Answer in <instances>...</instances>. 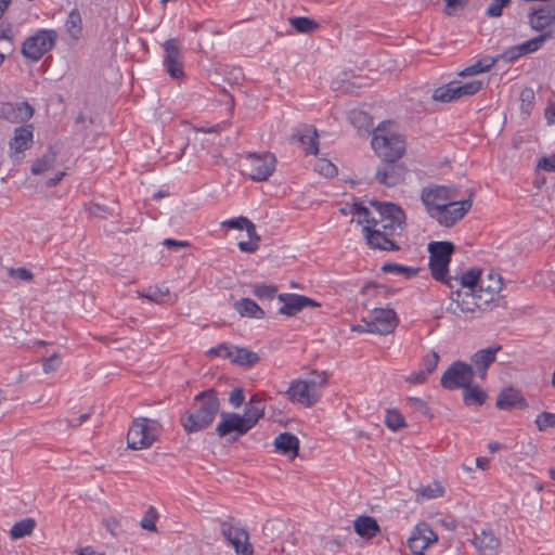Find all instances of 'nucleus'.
<instances>
[{
    "mask_svg": "<svg viewBox=\"0 0 555 555\" xmlns=\"http://www.w3.org/2000/svg\"><path fill=\"white\" fill-rule=\"evenodd\" d=\"M378 212V224L363 227V233L370 247L380 250H399L395 236L404 230L405 214L401 207L392 203L371 202Z\"/></svg>",
    "mask_w": 555,
    "mask_h": 555,
    "instance_id": "f257e3e1",
    "label": "nucleus"
},
{
    "mask_svg": "<svg viewBox=\"0 0 555 555\" xmlns=\"http://www.w3.org/2000/svg\"><path fill=\"white\" fill-rule=\"evenodd\" d=\"M220 409V401L215 389H207L194 397L192 409L180 418L188 434L197 433L210 426Z\"/></svg>",
    "mask_w": 555,
    "mask_h": 555,
    "instance_id": "f03ea898",
    "label": "nucleus"
},
{
    "mask_svg": "<svg viewBox=\"0 0 555 555\" xmlns=\"http://www.w3.org/2000/svg\"><path fill=\"white\" fill-rule=\"evenodd\" d=\"M371 145L382 160H398L405 149L403 140L390 133L384 122L374 129Z\"/></svg>",
    "mask_w": 555,
    "mask_h": 555,
    "instance_id": "7ed1b4c3",
    "label": "nucleus"
},
{
    "mask_svg": "<svg viewBox=\"0 0 555 555\" xmlns=\"http://www.w3.org/2000/svg\"><path fill=\"white\" fill-rule=\"evenodd\" d=\"M454 249V244L447 241L428 244L429 269L436 281H444Z\"/></svg>",
    "mask_w": 555,
    "mask_h": 555,
    "instance_id": "20e7f679",
    "label": "nucleus"
},
{
    "mask_svg": "<svg viewBox=\"0 0 555 555\" xmlns=\"http://www.w3.org/2000/svg\"><path fill=\"white\" fill-rule=\"evenodd\" d=\"M57 39L53 29H39L26 38L22 44V54L34 62L39 61L47 52L52 50Z\"/></svg>",
    "mask_w": 555,
    "mask_h": 555,
    "instance_id": "39448f33",
    "label": "nucleus"
},
{
    "mask_svg": "<svg viewBox=\"0 0 555 555\" xmlns=\"http://www.w3.org/2000/svg\"><path fill=\"white\" fill-rule=\"evenodd\" d=\"M276 158L272 153H249L245 157L244 171L254 181H266L275 169Z\"/></svg>",
    "mask_w": 555,
    "mask_h": 555,
    "instance_id": "423d86ee",
    "label": "nucleus"
},
{
    "mask_svg": "<svg viewBox=\"0 0 555 555\" xmlns=\"http://www.w3.org/2000/svg\"><path fill=\"white\" fill-rule=\"evenodd\" d=\"M481 298L482 295L477 294L476 291H462L461 288H456L450 294L451 301L447 306L446 311L455 317L470 314V318H473L475 311L481 308V304L477 301V299Z\"/></svg>",
    "mask_w": 555,
    "mask_h": 555,
    "instance_id": "0eeeda50",
    "label": "nucleus"
},
{
    "mask_svg": "<svg viewBox=\"0 0 555 555\" xmlns=\"http://www.w3.org/2000/svg\"><path fill=\"white\" fill-rule=\"evenodd\" d=\"M472 207V198L450 202L430 209L429 216L440 225L450 228L461 220Z\"/></svg>",
    "mask_w": 555,
    "mask_h": 555,
    "instance_id": "6e6552de",
    "label": "nucleus"
},
{
    "mask_svg": "<svg viewBox=\"0 0 555 555\" xmlns=\"http://www.w3.org/2000/svg\"><path fill=\"white\" fill-rule=\"evenodd\" d=\"M475 371L463 361L453 362L441 376V386L449 390L464 388L473 383Z\"/></svg>",
    "mask_w": 555,
    "mask_h": 555,
    "instance_id": "1a4fd4ad",
    "label": "nucleus"
},
{
    "mask_svg": "<svg viewBox=\"0 0 555 555\" xmlns=\"http://www.w3.org/2000/svg\"><path fill=\"white\" fill-rule=\"evenodd\" d=\"M149 422L150 420L144 417L133 422L127 435V442L130 449H145L151 447L156 440L154 429L147 425Z\"/></svg>",
    "mask_w": 555,
    "mask_h": 555,
    "instance_id": "9d476101",
    "label": "nucleus"
},
{
    "mask_svg": "<svg viewBox=\"0 0 555 555\" xmlns=\"http://www.w3.org/2000/svg\"><path fill=\"white\" fill-rule=\"evenodd\" d=\"M220 416L221 421L216 427L217 435L222 438L228 437L232 433L236 434L228 439L229 442H235L240 436H243L250 430L246 420H244L241 414L221 412Z\"/></svg>",
    "mask_w": 555,
    "mask_h": 555,
    "instance_id": "9b49d317",
    "label": "nucleus"
},
{
    "mask_svg": "<svg viewBox=\"0 0 555 555\" xmlns=\"http://www.w3.org/2000/svg\"><path fill=\"white\" fill-rule=\"evenodd\" d=\"M455 189L447 185H428L422 190L421 199L427 209L428 215L430 209L437 206H443L455 198Z\"/></svg>",
    "mask_w": 555,
    "mask_h": 555,
    "instance_id": "f8f14e48",
    "label": "nucleus"
},
{
    "mask_svg": "<svg viewBox=\"0 0 555 555\" xmlns=\"http://www.w3.org/2000/svg\"><path fill=\"white\" fill-rule=\"evenodd\" d=\"M372 322L367 323V332L380 335L392 333L398 324L397 314L392 309L375 308L371 312Z\"/></svg>",
    "mask_w": 555,
    "mask_h": 555,
    "instance_id": "ddd939ff",
    "label": "nucleus"
},
{
    "mask_svg": "<svg viewBox=\"0 0 555 555\" xmlns=\"http://www.w3.org/2000/svg\"><path fill=\"white\" fill-rule=\"evenodd\" d=\"M163 47L165 51L164 66L166 72L171 78L178 79L182 77L184 74L183 62L178 40L175 38L168 39L164 42Z\"/></svg>",
    "mask_w": 555,
    "mask_h": 555,
    "instance_id": "4468645a",
    "label": "nucleus"
},
{
    "mask_svg": "<svg viewBox=\"0 0 555 555\" xmlns=\"http://www.w3.org/2000/svg\"><path fill=\"white\" fill-rule=\"evenodd\" d=\"M438 535L427 522H420L415 526L411 537L408 539V545L414 555H423L424 551L433 543L437 542Z\"/></svg>",
    "mask_w": 555,
    "mask_h": 555,
    "instance_id": "2eb2a0df",
    "label": "nucleus"
},
{
    "mask_svg": "<svg viewBox=\"0 0 555 555\" xmlns=\"http://www.w3.org/2000/svg\"><path fill=\"white\" fill-rule=\"evenodd\" d=\"M221 533L231 543L237 555H253L254 550L248 542V532L236 528L228 521L221 522Z\"/></svg>",
    "mask_w": 555,
    "mask_h": 555,
    "instance_id": "dca6fc26",
    "label": "nucleus"
},
{
    "mask_svg": "<svg viewBox=\"0 0 555 555\" xmlns=\"http://www.w3.org/2000/svg\"><path fill=\"white\" fill-rule=\"evenodd\" d=\"M282 307L279 309V313L293 317L300 312L306 307H319L320 304L315 300L298 294L284 293L278 296Z\"/></svg>",
    "mask_w": 555,
    "mask_h": 555,
    "instance_id": "f3484780",
    "label": "nucleus"
},
{
    "mask_svg": "<svg viewBox=\"0 0 555 555\" xmlns=\"http://www.w3.org/2000/svg\"><path fill=\"white\" fill-rule=\"evenodd\" d=\"M405 168L397 160H383L377 167L375 179L385 186H395L404 180Z\"/></svg>",
    "mask_w": 555,
    "mask_h": 555,
    "instance_id": "a211bd4d",
    "label": "nucleus"
},
{
    "mask_svg": "<svg viewBox=\"0 0 555 555\" xmlns=\"http://www.w3.org/2000/svg\"><path fill=\"white\" fill-rule=\"evenodd\" d=\"M34 138L33 125H24L15 128L14 134L9 142L10 156L16 160L22 158V154L31 147Z\"/></svg>",
    "mask_w": 555,
    "mask_h": 555,
    "instance_id": "6ab92c4d",
    "label": "nucleus"
},
{
    "mask_svg": "<svg viewBox=\"0 0 555 555\" xmlns=\"http://www.w3.org/2000/svg\"><path fill=\"white\" fill-rule=\"evenodd\" d=\"M528 22L535 31H544L546 28L555 25V5L531 7L528 12Z\"/></svg>",
    "mask_w": 555,
    "mask_h": 555,
    "instance_id": "aec40b11",
    "label": "nucleus"
},
{
    "mask_svg": "<svg viewBox=\"0 0 555 555\" xmlns=\"http://www.w3.org/2000/svg\"><path fill=\"white\" fill-rule=\"evenodd\" d=\"M286 393L292 402L299 403L306 408L315 404L321 397V392H313L307 384H304L302 379L293 380Z\"/></svg>",
    "mask_w": 555,
    "mask_h": 555,
    "instance_id": "412c9836",
    "label": "nucleus"
},
{
    "mask_svg": "<svg viewBox=\"0 0 555 555\" xmlns=\"http://www.w3.org/2000/svg\"><path fill=\"white\" fill-rule=\"evenodd\" d=\"M34 108L27 102L3 103L0 107V117L11 124H21L30 119Z\"/></svg>",
    "mask_w": 555,
    "mask_h": 555,
    "instance_id": "4be33fe9",
    "label": "nucleus"
},
{
    "mask_svg": "<svg viewBox=\"0 0 555 555\" xmlns=\"http://www.w3.org/2000/svg\"><path fill=\"white\" fill-rule=\"evenodd\" d=\"M502 349L500 345L480 349L472 356V366L480 379L487 376L488 367L495 361L496 353Z\"/></svg>",
    "mask_w": 555,
    "mask_h": 555,
    "instance_id": "5701e85b",
    "label": "nucleus"
},
{
    "mask_svg": "<svg viewBox=\"0 0 555 555\" xmlns=\"http://www.w3.org/2000/svg\"><path fill=\"white\" fill-rule=\"evenodd\" d=\"M495 406L500 410H512L514 408L525 410L528 408V402L519 390L508 387L499 393Z\"/></svg>",
    "mask_w": 555,
    "mask_h": 555,
    "instance_id": "b1692460",
    "label": "nucleus"
},
{
    "mask_svg": "<svg viewBox=\"0 0 555 555\" xmlns=\"http://www.w3.org/2000/svg\"><path fill=\"white\" fill-rule=\"evenodd\" d=\"M472 543L479 555H498L501 544L500 540L493 534V532L487 530H481L480 533H475Z\"/></svg>",
    "mask_w": 555,
    "mask_h": 555,
    "instance_id": "393cba45",
    "label": "nucleus"
},
{
    "mask_svg": "<svg viewBox=\"0 0 555 555\" xmlns=\"http://www.w3.org/2000/svg\"><path fill=\"white\" fill-rule=\"evenodd\" d=\"M264 403L261 398L257 395H254L249 401L245 405V413L242 415L244 420H246L250 429L258 423V421L263 416L264 413Z\"/></svg>",
    "mask_w": 555,
    "mask_h": 555,
    "instance_id": "a878e982",
    "label": "nucleus"
},
{
    "mask_svg": "<svg viewBox=\"0 0 555 555\" xmlns=\"http://www.w3.org/2000/svg\"><path fill=\"white\" fill-rule=\"evenodd\" d=\"M354 531L361 538L372 539L380 531L376 519L371 516H359L353 521Z\"/></svg>",
    "mask_w": 555,
    "mask_h": 555,
    "instance_id": "bb28decb",
    "label": "nucleus"
},
{
    "mask_svg": "<svg viewBox=\"0 0 555 555\" xmlns=\"http://www.w3.org/2000/svg\"><path fill=\"white\" fill-rule=\"evenodd\" d=\"M274 447L285 455L295 457L299 451V440L291 433H282L274 440Z\"/></svg>",
    "mask_w": 555,
    "mask_h": 555,
    "instance_id": "cd10ccee",
    "label": "nucleus"
},
{
    "mask_svg": "<svg viewBox=\"0 0 555 555\" xmlns=\"http://www.w3.org/2000/svg\"><path fill=\"white\" fill-rule=\"evenodd\" d=\"M234 309L241 317L263 319L264 311L250 298H242L234 304Z\"/></svg>",
    "mask_w": 555,
    "mask_h": 555,
    "instance_id": "c85d7f7f",
    "label": "nucleus"
},
{
    "mask_svg": "<svg viewBox=\"0 0 555 555\" xmlns=\"http://www.w3.org/2000/svg\"><path fill=\"white\" fill-rule=\"evenodd\" d=\"M233 354L229 359L241 366H251L259 361L258 353L246 348L232 347Z\"/></svg>",
    "mask_w": 555,
    "mask_h": 555,
    "instance_id": "c756f323",
    "label": "nucleus"
},
{
    "mask_svg": "<svg viewBox=\"0 0 555 555\" xmlns=\"http://www.w3.org/2000/svg\"><path fill=\"white\" fill-rule=\"evenodd\" d=\"M56 163V152L50 146L42 157L36 159L31 166L33 175H42L52 169Z\"/></svg>",
    "mask_w": 555,
    "mask_h": 555,
    "instance_id": "7c9ffc66",
    "label": "nucleus"
},
{
    "mask_svg": "<svg viewBox=\"0 0 555 555\" xmlns=\"http://www.w3.org/2000/svg\"><path fill=\"white\" fill-rule=\"evenodd\" d=\"M65 27L67 34L75 40L79 39L82 34V18L78 9H73L66 18Z\"/></svg>",
    "mask_w": 555,
    "mask_h": 555,
    "instance_id": "2f4dec72",
    "label": "nucleus"
},
{
    "mask_svg": "<svg viewBox=\"0 0 555 555\" xmlns=\"http://www.w3.org/2000/svg\"><path fill=\"white\" fill-rule=\"evenodd\" d=\"M552 36H553L552 31H544L541 35H539L530 40H527L520 44H517L520 55L522 56V55L538 51L539 49L542 48L543 43L547 39L552 38Z\"/></svg>",
    "mask_w": 555,
    "mask_h": 555,
    "instance_id": "473e14b6",
    "label": "nucleus"
},
{
    "mask_svg": "<svg viewBox=\"0 0 555 555\" xmlns=\"http://www.w3.org/2000/svg\"><path fill=\"white\" fill-rule=\"evenodd\" d=\"M463 391V400L466 405H482L487 399V393L479 386H465Z\"/></svg>",
    "mask_w": 555,
    "mask_h": 555,
    "instance_id": "72a5a7b5",
    "label": "nucleus"
},
{
    "mask_svg": "<svg viewBox=\"0 0 555 555\" xmlns=\"http://www.w3.org/2000/svg\"><path fill=\"white\" fill-rule=\"evenodd\" d=\"M496 62H498V59H494L491 56L482 57L479 61H477L475 64L464 68L460 73V76L466 77V76H473V75L486 73V72L490 70L495 65Z\"/></svg>",
    "mask_w": 555,
    "mask_h": 555,
    "instance_id": "f704fd0d",
    "label": "nucleus"
},
{
    "mask_svg": "<svg viewBox=\"0 0 555 555\" xmlns=\"http://www.w3.org/2000/svg\"><path fill=\"white\" fill-rule=\"evenodd\" d=\"M433 99L442 103H450L460 99L457 94L456 82H450L437 88L433 93Z\"/></svg>",
    "mask_w": 555,
    "mask_h": 555,
    "instance_id": "c9c22d12",
    "label": "nucleus"
},
{
    "mask_svg": "<svg viewBox=\"0 0 555 555\" xmlns=\"http://www.w3.org/2000/svg\"><path fill=\"white\" fill-rule=\"evenodd\" d=\"M317 139V130L312 127L305 128L304 132L299 135V142L302 144V146H305V150L308 154H318L319 144Z\"/></svg>",
    "mask_w": 555,
    "mask_h": 555,
    "instance_id": "e433bc0d",
    "label": "nucleus"
},
{
    "mask_svg": "<svg viewBox=\"0 0 555 555\" xmlns=\"http://www.w3.org/2000/svg\"><path fill=\"white\" fill-rule=\"evenodd\" d=\"M36 527V521L33 518H25L13 525L10 530L12 539H21L29 535Z\"/></svg>",
    "mask_w": 555,
    "mask_h": 555,
    "instance_id": "4c0bfd02",
    "label": "nucleus"
},
{
    "mask_svg": "<svg viewBox=\"0 0 555 555\" xmlns=\"http://www.w3.org/2000/svg\"><path fill=\"white\" fill-rule=\"evenodd\" d=\"M289 24L300 34H311L319 28L318 22L306 16L291 17Z\"/></svg>",
    "mask_w": 555,
    "mask_h": 555,
    "instance_id": "58836bf2",
    "label": "nucleus"
},
{
    "mask_svg": "<svg viewBox=\"0 0 555 555\" xmlns=\"http://www.w3.org/2000/svg\"><path fill=\"white\" fill-rule=\"evenodd\" d=\"M488 280L489 281L486 282L483 279H480L478 284L479 288L476 289L477 294H498L502 289V278L500 275H496V279H494L493 274L490 273Z\"/></svg>",
    "mask_w": 555,
    "mask_h": 555,
    "instance_id": "ea45409f",
    "label": "nucleus"
},
{
    "mask_svg": "<svg viewBox=\"0 0 555 555\" xmlns=\"http://www.w3.org/2000/svg\"><path fill=\"white\" fill-rule=\"evenodd\" d=\"M481 279V271L479 269H470L463 273L460 279V287H465L468 291H476Z\"/></svg>",
    "mask_w": 555,
    "mask_h": 555,
    "instance_id": "a19ab883",
    "label": "nucleus"
},
{
    "mask_svg": "<svg viewBox=\"0 0 555 555\" xmlns=\"http://www.w3.org/2000/svg\"><path fill=\"white\" fill-rule=\"evenodd\" d=\"M386 426L392 431L406 427V423L402 414L397 410H388L385 416Z\"/></svg>",
    "mask_w": 555,
    "mask_h": 555,
    "instance_id": "79ce46f5",
    "label": "nucleus"
},
{
    "mask_svg": "<svg viewBox=\"0 0 555 555\" xmlns=\"http://www.w3.org/2000/svg\"><path fill=\"white\" fill-rule=\"evenodd\" d=\"M382 271L385 273L404 274L406 278H411L417 274L418 269L405 267L399 263L386 262L383 264Z\"/></svg>",
    "mask_w": 555,
    "mask_h": 555,
    "instance_id": "37998d69",
    "label": "nucleus"
},
{
    "mask_svg": "<svg viewBox=\"0 0 555 555\" xmlns=\"http://www.w3.org/2000/svg\"><path fill=\"white\" fill-rule=\"evenodd\" d=\"M139 295H140V297L146 298L150 301H153L156 304H162L163 297L169 295V289L167 287H165L163 289L157 286H150L149 288H146L142 292H139Z\"/></svg>",
    "mask_w": 555,
    "mask_h": 555,
    "instance_id": "c03bdc74",
    "label": "nucleus"
},
{
    "mask_svg": "<svg viewBox=\"0 0 555 555\" xmlns=\"http://www.w3.org/2000/svg\"><path fill=\"white\" fill-rule=\"evenodd\" d=\"M278 287L269 284H254L253 294L259 299L271 300L276 296Z\"/></svg>",
    "mask_w": 555,
    "mask_h": 555,
    "instance_id": "a18cd8bd",
    "label": "nucleus"
},
{
    "mask_svg": "<svg viewBox=\"0 0 555 555\" xmlns=\"http://www.w3.org/2000/svg\"><path fill=\"white\" fill-rule=\"evenodd\" d=\"M481 80H472L469 82L459 85L456 82L457 94L461 98L476 94L482 88Z\"/></svg>",
    "mask_w": 555,
    "mask_h": 555,
    "instance_id": "49530a36",
    "label": "nucleus"
},
{
    "mask_svg": "<svg viewBox=\"0 0 555 555\" xmlns=\"http://www.w3.org/2000/svg\"><path fill=\"white\" fill-rule=\"evenodd\" d=\"M314 170L326 178L337 176L336 166L327 159H319L314 165Z\"/></svg>",
    "mask_w": 555,
    "mask_h": 555,
    "instance_id": "de8ad7c7",
    "label": "nucleus"
},
{
    "mask_svg": "<svg viewBox=\"0 0 555 555\" xmlns=\"http://www.w3.org/2000/svg\"><path fill=\"white\" fill-rule=\"evenodd\" d=\"M158 518V514L155 507L150 506L145 512L144 517L141 519L140 525L143 529L149 531H156V520Z\"/></svg>",
    "mask_w": 555,
    "mask_h": 555,
    "instance_id": "09e8293b",
    "label": "nucleus"
},
{
    "mask_svg": "<svg viewBox=\"0 0 555 555\" xmlns=\"http://www.w3.org/2000/svg\"><path fill=\"white\" fill-rule=\"evenodd\" d=\"M535 424L541 431H544L547 428H553L555 427V414L542 412L537 416Z\"/></svg>",
    "mask_w": 555,
    "mask_h": 555,
    "instance_id": "8fccbe9b",
    "label": "nucleus"
},
{
    "mask_svg": "<svg viewBox=\"0 0 555 555\" xmlns=\"http://www.w3.org/2000/svg\"><path fill=\"white\" fill-rule=\"evenodd\" d=\"M439 354L436 351H430L427 353L421 364V369L425 372V374H431L438 364Z\"/></svg>",
    "mask_w": 555,
    "mask_h": 555,
    "instance_id": "3c124183",
    "label": "nucleus"
},
{
    "mask_svg": "<svg viewBox=\"0 0 555 555\" xmlns=\"http://www.w3.org/2000/svg\"><path fill=\"white\" fill-rule=\"evenodd\" d=\"M406 402L413 408L415 411L420 412L426 417H433L430 409L428 404L421 398L417 397H408Z\"/></svg>",
    "mask_w": 555,
    "mask_h": 555,
    "instance_id": "603ef678",
    "label": "nucleus"
},
{
    "mask_svg": "<svg viewBox=\"0 0 555 555\" xmlns=\"http://www.w3.org/2000/svg\"><path fill=\"white\" fill-rule=\"evenodd\" d=\"M304 384H307L313 392H320V389L323 388L327 380L324 373L322 374H313L311 378L302 379Z\"/></svg>",
    "mask_w": 555,
    "mask_h": 555,
    "instance_id": "864d4df0",
    "label": "nucleus"
},
{
    "mask_svg": "<svg viewBox=\"0 0 555 555\" xmlns=\"http://www.w3.org/2000/svg\"><path fill=\"white\" fill-rule=\"evenodd\" d=\"M511 0H491L489 7L487 8V15L490 17H500L502 15V10L506 5H508Z\"/></svg>",
    "mask_w": 555,
    "mask_h": 555,
    "instance_id": "5fc2aeb1",
    "label": "nucleus"
},
{
    "mask_svg": "<svg viewBox=\"0 0 555 555\" xmlns=\"http://www.w3.org/2000/svg\"><path fill=\"white\" fill-rule=\"evenodd\" d=\"M443 494V488L438 483H433L421 489L418 495L423 499H435Z\"/></svg>",
    "mask_w": 555,
    "mask_h": 555,
    "instance_id": "6e6d98bb",
    "label": "nucleus"
},
{
    "mask_svg": "<svg viewBox=\"0 0 555 555\" xmlns=\"http://www.w3.org/2000/svg\"><path fill=\"white\" fill-rule=\"evenodd\" d=\"M350 119L359 128H370L373 126L372 118L363 112H352Z\"/></svg>",
    "mask_w": 555,
    "mask_h": 555,
    "instance_id": "4d7b16f0",
    "label": "nucleus"
},
{
    "mask_svg": "<svg viewBox=\"0 0 555 555\" xmlns=\"http://www.w3.org/2000/svg\"><path fill=\"white\" fill-rule=\"evenodd\" d=\"M354 211L358 215L363 216V221L365 223H367V225H370V224L377 225L378 224L377 218L372 216V212L370 211V209L367 207H365L362 203L354 204Z\"/></svg>",
    "mask_w": 555,
    "mask_h": 555,
    "instance_id": "13d9d810",
    "label": "nucleus"
},
{
    "mask_svg": "<svg viewBox=\"0 0 555 555\" xmlns=\"http://www.w3.org/2000/svg\"><path fill=\"white\" fill-rule=\"evenodd\" d=\"M61 365V358L57 353L52 354L51 357L43 360L42 369L46 373H51L56 371Z\"/></svg>",
    "mask_w": 555,
    "mask_h": 555,
    "instance_id": "bf43d9fd",
    "label": "nucleus"
},
{
    "mask_svg": "<svg viewBox=\"0 0 555 555\" xmlns=\"http://www.w3.org/2000/svg\"><path fill=\"white\" fill-rule=\"evenodd\" d=\"M249 219L246 217H237L233 219H229L222 222L223 227L230 228V229H237V230H245L246 225L249 223Z\"/></svg>",
    "mask_w": 555,
    "mask_h": 555,
    "instance_id": "052dcab7",
    "label": "nucleus"
},
{
    "mask_svg": "<svg viewBox=\"0 0 555 555\" xmlns=\"http://www.w3.org/2000/svg\"><path fill=\"white\" fill-rule=\"evenodd\" d=\"M208 354L219 356V357H222L224 359H229V357H232V354H233L232 346H229L225 343L220 344L217 347L211 348L208 351Z\"/></svg>",
    "mask_w": 555,
    "mask_h": 555,
    "instance_id": "680f3d73",
    "label": "nucleus"
},
{
    "mask_svg": "<svg viewBox=\"0 0 555 555\" xmlns=\"http://www.w3.org/2000/svg\"><path fill=\"white\" fill-rule=\"evenodd\" d=\"M9 275L12 278H18L22 281H30L33 280V273L26 268H10L8 271Z\"/></svg>",
    "mask_w": 555,
    "mask_h": 555,
    "instance_id": "e2e57ef3",
    "label": "nucleus"
},
{
    "mask_svg": "<svg viewBox=\"0 0 555 555\" xmlns=\"http://www.w3.org/2000/svg\"><path fill=\"white\" fill-rule=\"evenodd\" d=\"M538 168L548 172H555V155L540 158L538 162Z\"/></svg>",
    "mask_w": 555,
    "mask_h": 555,
    "instance_id": "0e129e2a",
    "label": "nucleus"
},
{
    "mask_svg": "<svg viewBox=\"0 0 555 555\" xmlns=\"http://www.w3.org/2000/svg\"><path fill=\"white\" fill-rule=\"evenodd\" d=\"M245 401V396H244V392L241 388H234L231 392H230V397H229V402L234 406V408H240Z\"/></svg>",
    "mask_w": 555,
    "mask_h": 555,
    "instance_id": "69168bd1",
    "label": "nucleus"
},
{
    "mask_svg": "<svg viewBox=\"0 0 555 555\" xmlns=\"http://www.w3.org/2000/svg\"><path fill=\"white\" fill-rule=\"evenodd\" d=\"M521 55L518 51V47L517 46H513L511 48H508L507 50H505L502 54L498 55L495 59H498V61L500 59L504 60V61H507V62H514L516 61L517 59H519Z\"/></svg>",
    "mask_w": 555,
    "mask_h": 555,
    "instance_id": "338daca9",
    "label": "nucleus"
},
{
    "mask_svg": "<svg viewBox=\"0 0 555 555\" xmlns=\"http://www.w3.org/2000/svg\"><path fill=\"white\" fill-rule=\"evenodd\" d=\"M104 526L113 535H117L120 530V524L119 520L111 517L104 520Z\"/></svg>",
    "mask_w": 555,
    "mask_h": 555,
    "instance_id": "774afa93",
    "label": "nucleus"
}]
</instances>
